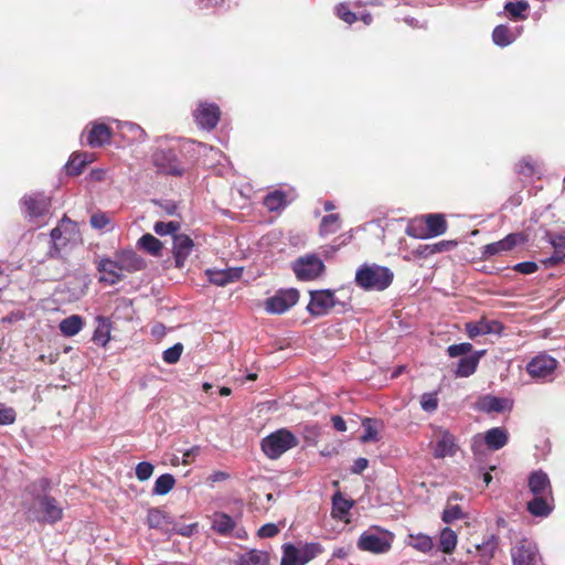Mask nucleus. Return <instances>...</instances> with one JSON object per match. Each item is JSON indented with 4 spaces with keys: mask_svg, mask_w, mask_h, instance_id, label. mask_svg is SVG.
<instances>
[{
    "mask_svg": "<svg viewBox=\"0 0 565 565\" xmlns=\"http://www.w3.org/2000/svg\"><path fill=\"white\" fill-rule=\"evenodd\" d=\"M332 420V424H333V427L335 430L338 431H345L347 430V424L343 420L342 417L335 415L331 418Z\"/></svg>",
    "mask_w": 565,
    "mask_h": 565,
    "instance_id": "obj_64",
    "label": "nucleus"
},
{
    "mask_svg": "<svg viewBox=\"0 0 565 565\" xmlns=\"http://www.w3.org/2000/svg\"><path fill=\"white\" fill-rule=\"evenodd\" d=\"M537 268H539V266L534 262H523V263L516 264L511 270L527 275V274L535 273L537 270Z\"/></svg>",
    "mask_w": 565,
    "mask_h": 565,
    "instance_id": "obj_56",
    "label": "nucleus"
},
{
    "mask_svg": "<svg viewBox=\"0 0 565 565\" xmlns=\"http://www.w3.org/2000/svg\"><path fill=\"white\" fill-rule=\"evenodd\" d=\"M120 134L129 142H142L146 139L145 130L137 124L125 121L118 125Z\"/></svg>",
    "mask_w": 565,
    "mask_h": 565,
    "instance_id": "obj_27",
    "label": "nucleus"
},
{
    "mask_svg": "<svg viewBox=\"0 0 565 565\" xmlns=\"http://www.w3.org/2000/svg\"><path fill=\"white\" fill-rule=\"evenodd\" d=\"M95 322L96 327L92 339L96 344L106 347L110 341L111 321L109 318L97 316Z\"/></svg>",
    "mask_w": 565,
    "mask_h": 565,
    "instance_id": "obj_23",
    "label": "nucleus"
},
{
    "mask_svg": "<svg viewBox=\"0 0 565 565\" xmlns=\"http://www.w3.org/2000/svg\"><path fill=\"white\" fill-rule=\"evenodd\" d=\"M167 333V328L162 323H156L151 327V335L158 340L162 339Z\"/></svg>",
    "mask_w": 565,
    "mask_h": 565,
    "instance_id": "obj_62",
    "label": "nucleus"
},
{
    "mask_svg": "<svg viewBox=\"0 0 565 565\" xmlns=\"http://www.w3.org/2000/svg\"><path fill=\"white\" fill-rule=\"evenodd\" d=\"M475 408L484 413H502L510 408V403L507 398H501L488 394L478 398Z\"/></svg>",
    "mask_w": 565,
    "mask_h": 565,
    "instance_id": "obj_20",
    "label": "nucleus"
},
{
    "mask_svg": "<svg viewBox=\"0 0 565 565\" xmlns=\"http://www.w3.org/2000/svg\"><path fill=\"white\" fill-rule=\"evenodd\" d=\"M515 38V34H513L510 28L504 24L495 26L492 32V40L494 44L501 47L510 45L514 42Z\"/></svg>",
    "mask_w": 565,
    "mask_h": 565,
    "instance_id": "obj_35",
    "label": "nucleus"
},
{
    "mask_svg": "<svg viewBox=\"0 0 565 565\" xmlns=\"http://www.w3.org/2000/svg\"><path fill=\"white\" fill-rule=\"evenodd\" d=\"M36 519L45 523H56L63 518V508L57 501L49 495H43L39 499V511Z\"/></svg>",
    "mask_w": 565,
    "mask_h": 565,
    "instance_id": "obj_15",
    "label": "nucleus"
},
{
    "mask_svg": "<svg viewBox=\"0 0 565 565\" xmlns=\"http://www.w3.org/2000/svg\"><path fill=\"white\" fill-rule=\"evenodd\" d=\"M425 221L429 236H439L446 233L447 222L443 214H427Z\"/></svg>",
    "mask_w": 565,
    "mask_h": 565,
    "instance_id": "obj_30",
    "label": "nucleus"
},
{
    "mask_svg": "<svg viewBox=\"0 0 565 565\" xmlns=\"http://www.w3.org/2000/svg\"><path fill=\"white\" fill-rule=\"evenodd\" d=\"M393 279L394 273L388 267L365 263L358 268L354 282H392Z\"/></svg>",
    "mask_w": 565,
    "mask_h": 565,
    "instance_id": "obj_6",
    "label": "nucleus"
},
{
    "mask_svg": "<svg viewBox=\"0 0 565 565\" xmlns=\"http://www.w3.org/2000/svg\"><path fill=\"white\" fill-rule=\"evenodd\" d=\"M110 220L105 213H95L90 217V225L94 228L103 230L109 224Z\"/></svg>",
    "mask_w": 565,
    "mask_h": 565,
    "instance_id": "obj_55",
    "label": "nucleus"
},
{
    "mask_svg": "<svg viewBox=\"0 0 565 565\" xmlns=\"http://www.w3.org/2000/svg\"><path fill=\"white\" fill-rule=\"evenodd\" d=\"M530 6L526 0L508 1L504 4L505 13L514 20H525Z\"/></svg>",
    "mask_w": 565,
    "mask_h": 565,
    "instance_id": "obj_32",
    "label": "nucleus"
},
{
    "mask_svg": "<svg viewBox=\"0 0 565 565\" xmlns=\"http://www.w3.org/2000/svg\"><path fill=\"white\" fill-rule=\"evenodd\" d=\"M509 440V434L503 427H493L484 434H478L472 438V450L475 454L481 451L482 446H487L490 450H499L503 448Z\"/></svg>",
    "mask_w": 565,
    "mask_h": 565,
    "instance_id": "obj_5",
    "label": "nucleus"
},
{
    "mask_svg": "<svg viewBox=\"0 0 565 565\" xmlns=\"http://www.w3.org/2000/svg\"><path fill=\"white\" fill-rule=\"evenodd\" d=\"M548 241L556 249L565 248V230L561 233L548 234Z\"/></svg>",
    "mask_w": 565,
    "mask_h": 565,
    "instance_id": "obj_58",
    "label": "nucleus"
},
{
    "mask_svg": "<svg viewBox=\"0 0 565 565\" xmlns=\"http://www.w3.org/2000/svg\"><path fill=\"white\" fill-rule=\"evenodd\" d=\"M516 171L520 174H524L526 177L532 175L535 172L534 162L531 158H523L516 164Z\"/></svg>",
    "mask_w": 565,
    "mask_h": 565,
    "instance_id": "obj_54",
    "label": "nucleus"
},
{
    "mask_svg": "<svg viewBox=\"0 0 565 565\" xmlns=\"http://www.w3.org/2000/svg\"><path fill=\"white\" fill-rule=\"evenodd\" d=\"M67 227H72V230H74L75 224L72 223L70 220H63L58 226L51 231V238L56 249L60 246H64L68 241H71V237L64 236V233L66 232Z\"/></svg>",
    "mask_w": 565,
    "mask_h": 565,
    "instance_id": "obj_36",
    "label": "nucleus"
},
{
    "mask_svg": "<svg viewBox=\"0 0 565 565\" xmlns=\"http://www.w3.org/2000/svg\"><path fill=\"white\" fill-rule=\"evenodd\" d=\"M434 438L436 439L434 447L435 458L441 459L456 454L457 445L455 437L447 429L435 428Z\"/></svg>",
    "mask_w": 565,
    "mask_h": 565,
    "instance_id": "obj_16",
    "label": "nucleus"
},
{
    "mask_svg": "<svg viewBox=\"0 0 565 565\" xmlns=\"http://www.w3.org/2000/svg\"><path fill=\"white\" fill-rule=\"evenodd\" d=\"M17 413L12 407L0 403V425H11L15 422Z\"/></svg>",
    "mask_w": 565,
    "mask_h": 565,
    "instance_id": "obj_51",
    "label": "nucleus"
},
{
    "mask_svg": "<svg viewBox=\"0 0 565 565\" xmlns=\"http://www.w3.org/2000/svg\"><path fill=\"white\" fill-rule=\"evenodd\" d=\"M111 131L105 124H94L87 135V143L93 147H102L110 141Z\"/></svg>",
    "mask_w": 565,
    "mask_h": 565,
    "instance_id": "obj_24",
    "label": "nucleus"
},
{
    "mask_svg": "<svg viewBox=\"0 0 565 565\" xmlns=\"http://www.w3.org/2000/svg\"><path fill=\"white\" fill-rule=\"evenodd\" d=\"M458 536L450 527H444L439 535V546L445 554H451L457 546Z\"/></svg>",
    "mask_w": 565,
    "mask_h": 565,
    "instance_id": "obj_34",
    "label": "nucleus"
},
{
    "mask_svg": "<svg viewBox=\"0 0 565 565\" xmlns=\"http://www.w3.org/2000/svg\"><path fill=\"white\" fill-rule=\"evenodd\" d=\"M513 565H539L541 557L536 544L527 539L519 541L511 550Z\"/></svg>",
    "mask_w": 565,
    "mask_h": 565,
    "instance_id": "obj_9",
    "label": "nucleus"
},
{
    "mask_svg": "<svg viewBox=\"0 0 565 565\" xmlns=\"http://www.w3.org/2000/svg\"><path fill=\"white\" fill-rule=\"evenodd\" d=\"M477 366V358L465 356L459 360L455 374L457 377H468L476 372Z\"/></svg>",
    "mask_w": 565,
    "mask_h": 565,
    "instance_id": "obj_42",
    "label": "nucleus"
},
{
    "mask_svg": "<svg viewBox=\"0 0 565 565\" xmlns=\"http://www.w3.org/2000/svg\"><path fill=\"white\" fill-rule=\"evenodd\" d=\"M264 205L271 212L284 209L287 205L286 194L282 191L270 192L265 196Z\"/></svg>",
    "mask_w": 565,
    "mask_h": 565,
    "instance_id": "obj_41",
    "label": "nucleus"
},
{
    "mask_svg": "<svg viewBox=\"0 0 565 565\" xmlns=\"http://www.w3.org/2000/svg\"><path fill=\"white\" fill-rule=\"evenodd\" d=\"M472 351V344L465 342L459 344H452L447 348V353L450 358H457L467 355Z\"/></svg>",
    "mask_w": 565,
    "mask_h": 565,
    "instance_id": "obj_50",
    "label": "nucleus"
},
{
    "mask_svg": "<svg viewBox=\"0 0 565 565\" xmlns=\"http://www.w3.org/2000/svg\"><path fill=\"white\" fill-rule=\"evenodd\" d=\"M322 552L319 543H306L300 547L284 545L280 565H305Z\"/></svg>",
    "mask_w": 565,
    "mask_h": 565,
    "instance_id": "obj_3",
    "label": "nucleus"
},
{
    "mask_svg": "<svg viewBox=\"0 0 565 565\" xmlns=\"http://www.w3.org/2000/svg\"><path fill=\"white\" fill-rule=\"evenodd\" d=\"M199 454H200V447L199 446H194V447L188 449L183 454L182 462L184 465H189L191 462V458L198 456Z\"/></svg>",
    "mask_w": 565,
    "mask_h": 565,
    "instance_id": "obj_63",
    "label": "nucleus"
},
{
    "mask_svg": "<svg viewBox=\"0 0 565 565\" xmlns=\"http://www.w3.org/2000/svg\"><path fill=\"white\" fill-rule=\"evenodd\" d=\"M180 228V223L179 222H175V221H170V222H156L154 225H153V231L156 234L160 235V236H164V235H174L177 234V232L179 231Z\"/></svg>",
    "mask_w": 565,
    "mask_h": 565,
    "instance_id": "obj_45",
    "label": "nucleus"
},
{
    "mask_svg": "<svg viewBox=\"0 0 565 565\" xmlns=\"http://www.w3.org/2000/svg\"><path fill=\"white\" fill-rule=\"evenodd\" d=\"M420 406L425 412H434L438 407V399L435 394L425 393L420 398Z\"/></svg>",
    "mask_w": 565,
    "mask_h": 565,
    "instance_id": "obj_52",
    "label": "nucleus"
},
{
    "mask_svg": "<svg viewBox=\"0 0 565 565\" xmlns=\"http://www.w3.org/2000/svg\"><path fill=\"white\" fill-rule=\"evenodd\" d=\"M90 161V154L83 153H74L71 156L68 162L66 163V172L70 175H78L82 173L85 166Z\"/></svg>",
    "mask_w": 565,
    "mask_h": 565,
    "instance_id": "obj_33",
    "label": "nucleus"
},
{
    "mask_svg": "<svg viewBox=\"0 0 565 565\" xmlns=\"http://www.w3.org/2000/svg\"><path fill=\"white\" fill-rule=\"evenodd\" d=\"M182 352V343H175L173 347L163 351L162 359L167 364H175L180 360Z\"/></svg>",
    "mask_w": 565,
    "mask_h": 565,
    "instance_id": "obj_46",
    "label": "nucleus"
},
{
    "mask_svg": "<svg viewBox=\"0 0 565 565\" xmlns=\"http://www.w3.org/2000/svg\"><path fill=\"white\" fill-rule=\"evenodd\" d=\"M138 246L152 256H159L162 249V243L151 234H143L138 241Z\"/></svg>",
    "mask_w": 565,
    "mask_h": 565,
    "instance_id": "obj_38",
    "label": "nucleus"
},
{
    "mask_svg": "<svg viewBox=\"0 0 565 565\" xmlns=\"http://www.w3.org/2000/svg\"><path fill=\"white\" fill-rule=\"evenodd\" d=\"M278 532H279V529L276 524L267 523L258 530V535L260 537H273V536L277 535Z\"/></svg>",
    "mask_w": 565,
    "mask_h": 565,
    "instance_id": "obj_59",
    "label": "nucleus"
},
{
    "mask_svg": "<svg viewBox=\"0 0 565 565\" xmlns=\"http://www.w3.org/2000/svg\"><path fill=\"white\" fill-rule=\"evenodd\" d=\"M553 495H534L527 502V511L534 516L546 518L553 511Z\"/></svg>",
    "mask_w": 565,
    "mask_h": 565,
    "instance_id": "obj_22",
    "label": "nucleus"
},
{
    "mask_svg": "<svg viewBox=\"0 0 565 565\" xmlns=\"http://www.w3.org/2000/svg\"><path fill=\"white\" fill-rule=\"evenodd\" d=\"M74 290L70 289L68 285H60L55 291L58 301L72 302L78 300L85 294V285H75Z\"/></svg>",
    "mask_w": 565,
    "mask_h": 565,
    "instance_id": "obj_31",
    "label": "nucleus"
},
{
    "mask_svg": "<svg viewBox=\"0 0 565 565\" xmlns=\"http://www.w3.org/2000/svg\"><path fill=\"white\" fill-rule=\"evenodd\" d=\"M527 242V235L522 232L508 234L504 238L487 244L482 247L481 255L486 258L502 255L513 250L516 246Z\"/></svg>",
    "mask_w": 565,
    "mask_h": 565,
    "instance_id": "obj_7",
    "label": "nucleus"
},
{
    "mask_svg": "<svg viewBox=\"0 0 565 565\" xmlns=\"http://www.w3.org/2000/svg\"><path fill=\"white\" fill-rule=\"evenodd\" d=\"M503 327L497 320L480 319L476 322L466 323V332L470 339L484 334H499Z\"/></svg>",
    "mask_w": 565,
    "mask_h": 565,
    "instance_id": "obj_19",
    "label": "nucleus"
},
{
    "mask_svg": "<svg viewBox=\"0 0 565 565\" xmlns=\"http://www.w3.org/2000/svg\"><path fill=\"white\" fill-rule=\"evenodd\" d=\"M407 544L422 553H429L434 547L433 539L422 533L409 534Z\"/></svg>",
    "mask_w": 565,
    "mask_h": 565,
    "instance_id": "obj_37",
    "label": "nucleus"
},
{
    "mask_svg": "<svg viewBox=\"0 0 565 565\" xmlns=\"http://www.w3.org/2000/svg\"><path fill=\"white\" fill-rule=\"evenodd\" d=\"M194 242L185 234L173 235L172 253L175 262V267L182 268L184 262L194 250Z\"/></svg>",
    "mask_w": 565,
    "mask_h": 565,
    "instance_id": "obj_18",
    "label": "nucleus"
},
{
    "mask_svg": "<svg viewBox=\"0 0 565 565\" xmlns=\"http://www.w3.org/2000/svg\"><path fill=\"white\" fill-rule=\"evenodd\" d=\"M154 467L148 461H141L136 466V477L139 481L148 480L153 473Z\"/></svg>",
    "mask_w": 565,
    "mask_h": 565,
    "instance_id": "obj_49",
    "label": "nucleus"
},
{
    "mask_svg": "<svg viewBox=\"0 0 565 565\" xmlns=\"http://www.w3.org/2000/svg\"><path fill=\"white\" fill-rule=\"evenodd\" d=\"M463 513L458 504H448L441 515V520L445 523H451L456 520L462 519Z\"/></svg>",
    "mask_w": 565,
    "mask_h": 565,
    "instance_id": "obj_48",
    "label": "nucleus"
},
{
    "mask_svg": "<svg viewBox=\"0 0 565 565\" xmlns=\"http://www.w3.org/2000/svg\"><path fill=\"white\" fill-rule=\"evenodd\" d=\"M337 14L338 17L347 22L348 24H352L356 21V14L352 12L349 7L344 3H341L337 7Z\"/></svg>",
    "mask_w": 565,
    "mask_h": 565,
    "instance_id": "obj_53",
    "label": "nucleus"
},
{
    "mask_svg": "<svg viewBox=\"0 0 565 565\" xmlns=\"http://www.w3.org/2000/svg\"><path fill=\"white\" fill-rule=\"evenodd\" d=\"M230 478V475L225 471H214L207 477V482L211 487L214 486L216 482L225 481Z\"/></svg>",
    "mask_w": 565,
    "mask_h": 565,
    "instance_id": "obj_60",
    "label": "nucleus"
},
{
    "mask_svg": "<svg viewBox=\"0 0 565 565\" xmlns=\"http://www.w3.org/2000/svg\"><path fill=\"white\" fill-rule=\"evenodd\" d=\"M242 273H243L242 267L227 268L220 273L221 274L220 278H216V279L211 278L210 282H222V284L232 282L234 280H238L242 276Z\"/></svg>",
    "mask_w": 565,
    "mask_h": 565,
    "instance_id": "obj_44",
    "label": "nucleus"
},
{
    "mask_svg": "<svg viewBox=\"0 0 565 565\" xmlns=\"http://www.w3.org/2000/svg\"><path fill=\"white\" fill-rule=\"evenodd\" d=\"M153 163L163 173L172 175H181L183 173V167L181 166L177 153L171 149H162L154 152Z\"/></svg>",
    "mask_w": 565,
    "mask_h": 565,
    "instance_id": "obj_13",
    "label": "nucleus"
},
{
    "mask_svg": "<svg viewBox=\"0 0 565 565\" xmlns=\"http://www.w3.org/2000/svg\"><path fill=\"white\" fill-rule=\"evenodd\" d=\"M84 327V321L81 316L72 315L60 322V331L65 337L76 335Z\"/></svg>",
    "mask_w": 565,
    "mask_h": 565,
    "instance_id": "obj_29",
    "label": "nucleus"
},
{
    "mask_svg": "<svg viewBox=\"0 0 565 565\" xmlns=\"http://www.w3.org/2000/svg\"><path fill=\"white\" fill-rule=\"evenodd\" d=\"M145 266L143 259L134 250L125 249L115 254L114 258L102 259L98 270L111 277L110 282L125 277L126 273L141 270ZM99 282H109L106 277H100Z\"/></svg>",
    "mask_w": 565,
    "mask_h": 565,
    "instance_id": "obj_1",
    "label": "nucleus"
},
{
    "mask_svg": "<svg viewBox=\"0 0 565 565\" xmlns=\"http://www.w3.org/2000/svg\"><path fill=\"white\" fill-rule=\"evenodd\" d=\"M220 108L214 103H200L194 111V118L198 126L203 129L212 130L220 120Z\"/></svg>",
    "mask_w": 565,
    "mask_h": 565,
    "instance_id": "obj_14",
    "label": "nucleus"
},
{
    "mask_svg": "<svg viewBox=\"0 0 565 565\" xmlns=\"http://www.w3.org/2000/svg\"><path fill=\"white\" fill-rule=\"evenodd\" d=\"M393 536L387 532L377 530L365 531L358 540L361 551L381 554L386 553L392 546Z\"/></svg>",
    "mask_w": 565,
    "mask_h": 565,
    "instance_id": "obj_4",
    "label": "nucleus"
},
{
    "mask_svg": "<svg viewBox=\"0 0 565 565\" xmlns=\"http://www.w3.org/2000/svg\"><path fill=\"white\" fill-rule=\"evenodd\" d=\"M297 445V437L287 428H280L263 438L262 450L269 459H278Z\"/></svg>",
    "mask_w": 565,
    "mask_h": 565,
    "instance_id": "obj_2",
    "label": "nucleus"
},
{
    "mask_svg": "<svg viewBox=\"0 0 565 565\" xmlns=\"http://www.w3.org/2000/svg\"><path fill=\"white\" fill-rule=\"evenodd\" d=\"M529 489L533 495H552L548 476L542 470L534 471L530 475Z\"/></svg>",
    "mask_w": 565,
    "mask_h": 565,
    "instance_id": "obj_21",
    "label": "nucleus"
},
{
    "mask_svg": "<svg viewBox=\"0 0 565 565\" xmlns=\"http://www.w3.org/2000/svg\"><path fill=\"white\" fill-rule=\"evenodd\" d=\"M335 302L334 294L330 289L310 291L308 310L313 316H323L334 307Z\"/></svg>",
    "mask_w": 565,
    "mask_h": 565,
    "instance_id": "obj_12",
    "label": "nucleus"
},
{
    "mask_svg": "<svg viewBox=\"0 0 565 565\" xmlns=\"http://www.w3.org/2000/svg\"><path fill=\"white\" fill-rule=\"evenodd\" d=\"M364 434L361 436L363 443L375 441L379 438V433L371 418H365L362 423Z\"/></svg>",
    "mask_w": 565,
    "mask_h": 565,
    "instance_id": "obj_47",
    "label": "nucleus"
},
{
    "mask_svg": "<svg viewBox=\"0 0 565 565\" xmlns=\"http://www.w3.org/2000/svg\"><path fill=\"white\" fill-rule=\"evenodd\" d=\"M292 268L298 279L315 280L324 270V264L319 257L307 255L298 258Z\"/></svg>",
    "mask_w": 565,
    "mask_h": 565,
    "instance_id": "obj_10",
    "label": "nucleus"
},
{
    "mask_svg": "<svg viewBox=\"0 0 565 565\" xmlns=\"http://www.w3.org/2000/svg\"><path fill=\"white\" fill-rule=\"evenodd\" d=\"M556 365L557 361L554 358L540 354L527 363L526 371L535 380H547L552 377Z\"/></svg>",
    "mask_w": 565,
    "mask_h": 565,
    "instance_id": "obj_11",
    "label": "nucleus"
},
{
    "mask_svg": "<svg viewBox=\"0 0 565 565\" xmlns=\"http://www.w3.org/2000/svg\"><path fill=\"white\" fill-rule=\"evenodd\" d=\"M299 292L295 288L280 289L265 301V309L271 315H281L297 303Z\"/></svg>",
    "mask_w": 565,
    "mask_h": 565,
    "instance_id": "obj_8",
    "label": "nucleus"
},
{
    "mask_svg": "<svg viewBox=\"0 0 565 565\" xmlns=\"http://www.w3.org/2000/svg\"><path fill=\"white\" fill-rule=\"evenodd\" d=\"M24 213L31 220L43 216L50 207V200L42 193L25 195L22 199Z\"/></svg>",
    "mask_w": 565,
    "mask_h": 565,
    "instance_id": "obj_17",
    "label": "nucleus"
},
{
    "mask_svg": "<svg viewBox=\"0 0 565 565\" xmlns=\"http://www.w3.org/2000/svg\"><path fill=\"white\" fill-rule=\"evenodd\" d=\"M353 504L352 500L343 498L340 492L334 493L332 497V518L349 522L348 515Z\"/></svg>",
    "mask_w": 565,
    "mask_h": 565,
    "instance_id": "obj_25",
    "label": "nucleus"
},
{
    "mask_svg": "<svg viewBox=\"0 0 565 565\" xmlns=\"http://www.w3.org/2000/svg\"><path fill=\"white\" fill-rule=\"evenodd\" d=\"M498 537L491 535L488 540L481 544L476 545V550L479 553L480 563L488 565L498 548Z\"/></svg>",
    "mask_w": 565,
    "mask_h": 565,
    "instance_id": "obj_28",
    "label": "nucleus"
},
{
    "mask_svg": "<svg viewBox=\"0 0 565 565\" xmlns=\"http://www.w3.org/2000/svg\"><path fill=\"white\" fill-rule=\"evenodd\" d=\"M175 484V479L170 473L161 475L157 478L152 488V494L164 495L169 493Z\"/></svg>",
    "mask_w": 565,
    "mask_h": 565,
    "instance_id": "obj_39",
    "label": "nucleus"
},
{
    "mask_svg": "<svg viewBox=\"0 0 565 565\" xmlns=\"http://www.w3.org/2000/svg\"><path fill=\"white\" fill-rule=\"evenodd\" d=\"M369 467V460L366 458H358L354 462H353V466L351 468V471L353 473H361L363 472L366 468Z\"/></svg>",
    "mask_w": 565,
    "mask_h": 565,
    "instance_id": "obj_61",
    "label": "nucleus"
},
{
    "mask_svg": "<svg viewBox=\"0 0 565 565\" xmlns=\"http://www.w3.org/2000/svg\"><path fill=\"white\" fill-rule=\"evenodd\" d=\"M341 226L339 214H329L322 217L320 224V234L330 235L335 233Z\"/></svg>",
    "mask_w": 565,
    "mask_h": 565,
    "instance_id": "obj_43",
    "label": "nucleus"
},
{
    "mask_svg": "<svg viewBox=\"0 0 565 565\" xmlns=\"http://www.w3.org/2000/svg\"><path fill=\"white\" fill-rule=\"evenodd\" d=\"M235 527L234 520L226 513L215 512L212 515V529L221 534L228 535Z\"/></svg>",
    "mask_w": 565,
    "mask_h": 565,
    "instance_id": "obj_26",
    "label": "nucleus"
},
{
    "mask_svg": "<svg viewBox=\"0 0 565 565\" xmlns=\"http://www.w3.org/2000/svg\"><path fill=\"white\" fill-rule=\"evenodd\" d=\"M163 519V513L158 509H152L148 513V523L151 527H159Z\"/></svg>",
    "mask_w": 565,
    "mask_h": 565,
    "instance_id": "obj_57",
    "label": "nucleus"
},
{
    "mask_svg": "<svg viewBox=\"0 0 565 565\" xmlns=\"http://www.w3.org/2000/svg\"><path fill=\"white\" fill-rule=\"evenodd\" d=\"M238 565H268V555L265 552L252 550L239 557Z\"/></svg>",
    "mask_w": 565,
    "mask_h": 565,
    "instance_id": "obj_40",
    "label": "nucleus"
}]
</instances>
